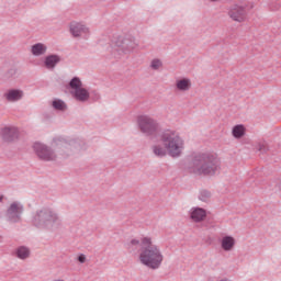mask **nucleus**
I'll return each mask as SVG.
<instances>
[{"label": "nucleus", "instance_id": "f257e3e1", "mask_svg": "<svg viewBox=\"0 0 281 281\" xmlns=\"http://www.w3.org/2000/svg\"><path fill=\"white\" fill-rule=\"evenodd\" d=\"M186 142L181 134L175 130L165 131L159 140L153 146V153L157 157H166V154L171 157H179L183 153Z\"/></svg>", "mask_w": 281, "mask_h": 281}, {"label": "nucleus", "instance_id": "f03ea898", "mask_svg": "<svg viewBox=\"0 0 281 281\" xmlns=\"http://www.w3.org/2000/svg\"><path fill=\"white\" fill-rule=\"evenodd\" d=\"M190 170L200 177H212L221 170V161L214 155L195 154Z\"/></svg>", "mask_w": 281, "mask_h": 281}, {"label": "nucleus", "instance_id": "7ed1b4c3", "mask_svg": "<svg viewBox=\"0 0 281 281\" xmlns=\"http://www.w3.org/2000/svg\"><path fill=\"white\" fill-rule=\"evenodd\" d=\"M139 261L149 269H159L164 262V255L157 247L142 248L139 252Z\"/></svg>", "mask_w": 281, "mask_h": 281}, {"label": "nucleus", "instance_id": "20e7f679", "mask_svg": "<svg viewBox=\"0 0 281 281\" xmlns=\"http://www.w3.org/2000/svg\"><path fill=\"white\" fill-rule=\"evenodd\" d=\"M70 93L78 100L79 102H87L89 100V91L82 87V81L78 78H74L70 83Z\"/></svg>", "mask_w": 281, "mask_h": 281}, {"label": "nucleus", "instance_id": "39448f33", "mask_svg": "<svg viewBox=\"0 0 281 281\" xmlns=\"http://www.w3.org/2000/svg\"><path fill=\"white\" fill-rule=\"evenodd\" d=\"M114 47H119V49H123L124 52H137L139 48V42L137 40L126 38L124 36H120L113 41Z\"/></svg>", "mask_w": 281, "mask_h": 281}, {"label": "nucleus", "instance_id": "423d86ee", "mask_svg": "<svg viewBox=\"0 0 281 281\" xmlns=\"http://www.w3.org/2000/svg\"><path fill=\"white\" fill-rule=\"evenodd\" d=\"M138 125L140 131L146 135H154V133H157V130L159 128L157 121L149 116H140L138 119Z\"/></svg>", "mask_w": 281, "mask_h": 281}, {"label": "nucleus", "instance_id": "0eeeda50", "mask_svg": "<svg viewBox=\"0 0 281 281\" xmlns=\"http://www.w3.org/2000/svg\"><path fill=\"white\" fill-rule=\"evenodd\" d=\"M228 16L235 23H245L247 21V8L243 4H234L228 11Z\"/></svg>", "mask_w": 281, "mask_h": 281}, {"label": "nucleus", "instance_id": "6e6552de", "mask_svg": "<svg viewBox=\"0 0 281 281\" xmlns=\"http://www.w3.org/2000/svg\"><path fill=\"white\" fill-rule=\"evenodd\" d=\"M34 150H35L37 157H40V159H44V161H52V160L56 159V156L54 155V153H52V150H49V148H47V146H45L41 143L34 144Z\"/></svg>", "mask_w": 281, "mask_h": 281}, {"label": "nucleus", "instance_id": "1a4fd4ad", "mask_svg": "<svg viewBox=\"0 0 281 281\" xmlns=\"http://www.w3.org/2000/svg\"><path fill=\"white\" fill-rule=\"evenodd\" d=\"M56 214L52 213L50 211H40L34 216L35 225H41V223H55L57 221Z\"/></svg>", "mask_w": 281, "mask_h": 281}, {"label": "nucleus", "instance_id": "9d476101", "mask_svg": "<svg viewBox=\"0 0 281 281\" xmlns=\"http://www.w3.org/2000/svg\"><path fill=\"white\" fill-rule=\"evenodd\" d=\"M175 89L180 93H186L192 89V80L186 77L178 78L175 82Z\"/></svg>", "mask_w": 281, "mask_h": 281}, {"label": "nucleus", "instance_id": "9b49d317", "mask_svg": "<svg viewBox=\"0 0 281 281\" xmlns=\"http://www.w3.org/2000/svg\"><path fill=\"white\" fill-rule=\"evenodd\" d=\"M0 135L3 142H14V139H19V130L15 127H3L0 131Z\"/></svg>", "mask_w": 281, "mask_h": 281}, {"label": "nucleus", "instance_id": "f8f14e48", "mask_svg": "<svg viewBox=\"0 0 281 281\" xmlns=\"http://www.w3.org/2000/svg\"><path fill=\"white\" fill-rule=\"evenodd\" d=\"M70 33L72 36H87L89 34V27L85 26L82 23L72 22L70 23Z\"/></svg>", "mask_w": 281, "mask_h": 281}, {"label": "nucleus", "instance_id": "ddd939ff", "mask_svg": "<svg viewBox=\"0 0 281 281\" xmlns=\"http://www.w3.org/2000/svg\"><path fill=\"white\" fill-rule=\"evenodd\" d=\"M207 216V212L205 209L202 207H193L190 212V218L193 221V223H201L202 221H205Z\"/></svg>", "mask_w": 281, "mask_h": 281}, {"label": "nucleus", "instance_id": "4468645a", "mask_svg": "<svg viewBox=\"0 0 281 281\" xmlns=\"http://www.w3.org/2000/svg\"><path fill=\"white\" fill-rule=\"evenodd\" d=\"M4 97L9 102H16V101L21 100V98H23V91H21V90H9L4 94Z\"/></svg>", "mask_w": 281, "mask_h": 281}, {"label": "nucleus", "instance_id": "2eb2a0df", "mask_svg": "<svg viewBox=\"0 0 281 281\" xmlns=\"http://www.w3.org/2000/svg\"><path fill=\"white\" fill-rule=\"evenodd\" d=\"M58 63H60V57L57 55H49L45 58V67L47 69H54Z\"/></svg>", "mask_w": 281, "mask_h": 281}, {"label": "nucleus", "instance_id": "dca6fc26", "mask_svg": "<svg viewBox=\"0 0 281 281\" xmlns=\"http://www.w3.org/2000/svg\"><path fill=\"white\" fill-rule=\"evenodd\" d=\"M33 56H43L47 52V46L45 44L38 43L32 46L31 49Z\"/></svg>", "mask_w": 281, "mask_h": 281}, {"label": "nucleus", "instance_id": "f3484780", "mask_svg": "<svg viewBox=\"0 0 281 281\" xmlns=\"http://www.w3.org/2000/svg\"><path fill=\"white\" fill-rule=\"evenodd\" d=\"M246 131L245 125H235L232 131L233 137L240 139V137H245Z\"/></svg>", "mask_w": 281, "mask_h": 281}, {"label": "nucleus", "instance_id": "a211bd4d", "mask_svg": "<svg viewBox=\"0 0 281 281\" xmlns=\"http://www.w3.org/2000/svg\"><path fill=\"white\" fill-rule=\"evenodd\" d=\"M16 257L20 258V260H25V258H30V248L27 247H19L15 250Z\"/></svg>", "mask_w": 281, "mask_h": 281}, {"label": "nucleus", "instance_id": "6ab92c4d", "mask_svg": "<svg viewBox=\"0 0 281 281\" xmlns=\"http://www.w3.org/2000/svg\"><path fill=\"white\" fill-rule=\"evenodd\" d=\"M236 239L233 236H225L222 238V247H234Z\"/></svg>", "mask_w": 281, "mask_h": 281}, {"label": "nucleus", "instance_id": "aec40b11", "mask_svg": "<svg viewBox=\"0 0 281 281\" xmlns=\"http://www.w3.org/2000/svg\"><path fill=\"white\" fill-rule=\"evenodd\" d=\"M22 210L23 209L21 206H19L18 203H13V204H11L8 212L10 214V216H15V214H21Z\"/></svg>", "mask_w": 281, "mask_h": 281}, {"label": "nucleus", "instance_id": "412c9836", "mask_svg": "<svg viewBox=\"0 0 281 281\" xmlns=\"http://www.w3.org/2000/svg\"><path fill=\"white\" fill-rule=\"evenodd\" d=\"M53 106L57 111H65V109H67V104H65V102H63L61 100H55L53 102Z\"/></svg>", "mask_w": 281, "mask_h": 281}, {"label": "nucleus", "instance_id": "4be33fe9", "mask_svg": "<svg viewBox=\"0 0 281 281\" xmlns=\"http://www.w3.org/2000/svg\"><path fill=\"white\" fill-rule=\"evenodd\" d=\"M153 245V239L150 237L140 238V247H150Z\"/></svg>", "mask_w": 281, "mask_h": 281}, {"label": "nucleus", "instance_id": "5701e85b", "mask_svg": "<svg viewBox=\"0 0 281 281\" xmlns=\"http://www.w3.org/2000/svg\"><path fill=\"white\" fill-rule=\"evenodd\" d=\"M161 60H159V59H153L151 60V64H150V67H151V69H161Z\"/></svg>", "mask_w": 281, "mask_h": 281}, {"label": "nucleus", "instance_id": "b1692460", "mask_svg": "<svg viewBox=\"0 0 281 281\" xmlns=\"http://www.w3.org/2000/svg\"><path fill=\"white\" fill-rule=\"evenodd\" d=\"M131 245H132L133 247L142 246V238H140V239H139V238H133V239L131 240Z\"/></svg>", "mask_w": 281, "mask_h": 281}, {"label": "nucleus", "instance_id": "393cba45", "mask_svg": "<svg viewBox=\"0 0 281 281\" xmlns=\"http://www.w3.org/2000/svg\"><path fill=\"white\" fill-rule=\"evenodd\" d=\"M78 260H79V262L85 263V262H87V257L85 255H79Z\"/></svg>", "mask_w": 281, "mask_h": 281}, {"label": "nucleus", "instance_id": "a878e982", "mask_svg": "<svg viewBox=\"0 0 281 281\" xmlns=\"http://www.w3.org/2000/svg\"><path fill=\"white\" fill-rule=\"evenodd\" d=\"M257 149H258V150H265V144H259V145L257 146Z\"/></svg>", "mask_w": 281, "mask_h": 281}, {"label": "nucleus", "instance_id": "bb28decb", "mask_svg": "<svg viewBox=\"0 0 281 281\" xmlns=\"http://www.w3.org/2000/svg\"><path fill=\"white\" fill-rule=\"evenodd\" d=\"M209 245H212V238H210V243H209Z\"/></svg>", "mask_w": 281, "mask_h": 281}, {"label": "nucleus", "instance_id": "cd10ccee", "mask_svg": "<svg viewBox=\"0 0 281 281\" xmlns=\"http://www.w3.org/2000/svg\"><path fill=\"white\" fill-rule=\"evenodd\" d=\"M225 250H226V251H229V248L226 247Z\"/></svg>", "mask_w": 281, "mask_h": 281}]
</instances>
